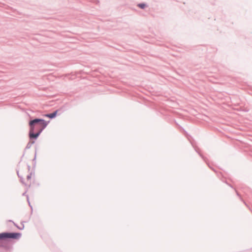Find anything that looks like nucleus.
<instances>
[{
  "mask_svg": "<svg viewBox=\"0 0 252 252\" xmlns=\"http://www.w3.org/2000/svg\"><path fill=\"white\" fill-rule=\"evenodd\" d=\"M19 232L4 231L0 233V248L11 252L13 250V244L22 236Z\"/></svg>",
  "mask_w": 252,
  "mask_h": 252,
  "instance_id": "nucleus-1",
  "label": "nucleus"
},
{
  "mask_svg": "<svg viewBox=\"0 0 252 252\" xmlns=\"http://www.w3.org/2000/svg\"><path fill=\"white\" fill-rule=\"evenodd\" d=\"M28 116L31 118L28 123L29 129H34L36 126V127L47 126L50 122V121H46L44 119L40 118L32 119L30 114H28Z\"/></svg>",
  "mask_w": 252,
  "mask_h": 252,
  "instance_id": "nucleus-2",
  "label": "nucleus"
},
{
  "mask_svg": "<svg viewBox=\"0 0 252 252\" xmlns=\"http://www.w3.org/2000/svg\"><path fill=\"white\" fill-rule=\"evenodd\" d=\"M47 126H42L39 127H36L37 131L35 132V130L36 128L32 129H29V131L28 133L29 137H31L32 139L33 140H37L41 132Z\"/></svg>",
  "mask_w": 252,
  "mask_h": 252,
  "instance_id": "nucleus-3",
  "label": "nucleus"
},
{
  "mask_svg": "<svg viewBox=\"0 0 252 252\" xmlns=\"http://www.w3.org/2000/svg\"><path fill=\"white\" fill-rule=\"evenodd\" d=\"M29 138L30 141H29L27 143L26 147L25 149V151L27 149H30L32 145L35 143V141H36V140L32 139V138L31 137H29Z\"/></svg>",
  "mask_w": 252,
  "mask_h": 252,
  "instance_id": "nucleus-4",
  "label": "nucleus"
},
{
  "mask_svg": "<svg viewBox=\"0 0 252 252\" xmlns=\"http://www.w3.org/2000/svg\"><path fill=\"white\" fill-rule=\"evenodd\" d=\"M9 222H12L14 225L15 226H16L18 229L19 230H23L24 229V222H26L25 221H23L21 222V224L22 225V227H21L20 226H19L17 223H15L13 220H8Z\"/></svg>",
  "mask_w": 252,
  "mask_h": 252,
  "instance_id": "nucleus-5",
  "label": "nucleus"
},
{
  "mask_svg": "<svg viewBox=\"0 0 252 252\" xmlns=\"http://www.w3.org/2000/svg\"><path fill=\"white\" fill-rule=\"evenodd\" d=\"M43 116L45 117L48 118L51 120L55 119L56 118L55 113H54L53 112L50 113L44 114Z\"/></svg>",
  "mask_w": 252,
  "mask_h": 252,
  "instance_id": "nucleus-6",
  "label": "nucleus"
},
{
  "mask_svg": "<svg viewBox=\"0 0 252 252\" xmlns=\"http://www.w3.org/2000/svg\"><path fill=\"white\" fill-rule=\"evenodd\" d=\"M64 111V109L63 107H61L58 109H57L53 111L54 113H55V116L56 117L58 115H61L63 112Z\"/></svg>",
  "mask_w": 252,
  "mask_h": 252,
  "instance_id": "nucleus-7",
  "label": "nucleus"
},
{
  "mask_svg": "<svg viewBox=\"0 0 252 252\" xmlns=\"http://www.w3.org/2000/svg\"><path fill=\"white\" fill-rule=\"evenodd\" d=\"M137 6L141 9H145L148 7V5L146 2H141L138 3Z\"/></svg>",
  "mask_w": 252,
  "mask_h": 252,
  "instance_id": "nucleus-8",
  "label": "nucleus"
},
{
  "mask_svg": "<svg viewBox=\"0 0 252 252\" xmlns=\"http://www.w3.org/2000/svg\"><path fill=\"white\" fill-rule=\"evenodd\" d=\"M36 154H37V148H35L34 158L32 160V163H33L32 164V168H35V166H36Z\"/></svg>",
  "mask_w": 252,
  "mask_h": 252,
  "instance_id": "nucleus-9",
  "label": "nucleus"
},
{
  "mask_svg": "<svg viewBox=\"0 0 252 252\" xmlns=\"http://www.w3.org/2000/svg\"><path fill=\"white\" fill-rule=\"evenodd\" d=\"M20 182L25 186H28V184L25 182L23 176H19Z\"/></svg>",
  "mask_w": 252,
  "mask_h": 252,
  "instance_id": "nucleus-10",
  "label": "nucleus"
},
{
  "mask_svg": "<svg viewBox=\"0 0 252 252\" xmlns=\"http://www.w3.org/2000/svg\"><path fill=\"white\" fill-rule=\"evenodd\" d=\"M26 198H27V202L28 203V204H29V206L31 208V212L32 213V210H33V208H32V207L31 205V203H30L29 195H26Z\"/></svg>",
  "mask_w": 252,
  "mask_h": 252,
  "instance_id": "nucleus-11",
  "label": "nucleus"
},
{
  "mask_svg": "<svg viewBox=\"0 0 252 252\" xmlns=\"http://www.w3.org/2000/svg\"><path fill=\"white\" fill-rule=\"evenodd\" d=\"M29 174H31V176L34 175L35 174V168H32L31 171L29 173Z\"/></svg>",
  "mask_w": 252,
  "mask_h": 252,
  "instance_id": "nucleus-12",
  "label": "nucleus"
},
{
  "mask_svg": "<svg viewBox=\"0 0 252 252\" xmlns=\"http://www.w3.org/2000/svg\"><path fill=\"white\" fill-rule=\"evenodd\" d=\"M176 125H177V126H179V127L181 129H182V130L184 131V132L186 134H187V133H187V132L185 130V129H184L183 127H182L180 125H179L177 122H176Z\"/></svg>",
  "mask_w": 252,
  "mask_h": 252,
  "instance_id": "nucleus-13",
  "label": "nucleus"
},
{
  "mask_svg": "<svg viewBox=\"0 0 252 252\" xmlns=\"http://www.w3.org/2000/svg\"><path fill=\"white\" fill-rule=\"evenodd\" d=\"M196 152L198 153V154L200 155V156L206 161V159H207V158L204 157L202 154H201L200 153H199L196 150H195Z\"/></svg>",
  "mask_w": 252,
  "mask_h": 252,
  "instance_id": "nucleus-14",
  "label": "nucleus"
},
{
  "mask_svg": "<svg viewBox=\"0 0 252 252\" xmlns=\"http://www.w3.org/2000/svg\"><path fill=\"white\" fill-rule=\"evenodd\" d=\"M235 190V192H236V195L239 197L240 200H242V198L241 197V196L240 195V194L239 193V192L235 189H234Z\"/></svg>",
  "mask_w": 252,
  "mask_h": 252,
  "instance_id": "nucleus-15",
  "label": "nucleus"
},
{
  "mask_svg": "<svg viewBox=\"0 0 252 252\" xmlns=\"http://www.w3.org/2000/svg\"><path fill=\"white\" fill-rule=\"evenodd\" d=\"M24 155H25V152L24 153V154H23V155H22V157H21L20 160V161L19 162V163H18V164H17V167H19V164H20V163H21V162L22 161V158H23L24 157Z\"/></svg>",
  "mask_w": 252,
  "mask_h": 252,
  "instance_id": "nucleus-16",
  "label": "nucleus"
},
{
  "mask_svg": "<svg viewBox=\"0 0 252 252\" xmlns=\"http://www.w3.org/2000/svg\"><path fill=\"white\" fill-rule=\"evenodd\" d=\"M16 173H17V175L18 177H19V176H21L19 174V167L17 166V168H16Z\"/></svg>",
  "mask_w": 252,
  "mask_h": 252,
  "instance_id": "nucleus-17",
  "label": "nucleus"
},
{
  "mask_svg": "<svg viewBox=\"0 0 252 252\" xmlns=\"http://www.w3.org/2000/svg\"><path fill=\"white\" fill-rule=\"evenodd\" d=\"M32 178V176H31V174H28L27 176V179L28 181L29 180H30Z\"/></svg>",
  "mask_w": 252,
  "mask_h": 252,
  "instance_id": "nucleus-18",
  "label": "nucleus"
},
{
  "mask_svg": "<svg viewBox=\"0 0 252 252\" xmlns=\"http://www.w3.org/2000/svg\"><path fill=\"white\" fill-rule=\"evenodd\" d=\"M27 191H28V188L26 189L25 191L22 194V196H26V195H28L27 194Z\"/></svg>",
  "mask_w": 252,
  "mask_h": 252,
  "instance_id": "nucleus-19",
  "label": "nucleus"
},
{
  "mask_svg": "<svg viewBox=\"0 0 252 252\" xmlns=\"http://www.w3.org/2000/svg\"><path fill=\"white\" fill-rule=\"evenodd\" d=\"M248 207H249V209H250V208L248 206L246 202L242 199V200H241Z\"/></svg>",
  "mask_w": 252,
  "mask_h": 252,
  "instance_id": "nucleus-20",
  "label": "nucleus"
},
{
  "mask_svg": "<svg viewBox=\"0 0 252 252\" xmlns=\"http://www.w3.org/2000/svg\"><path fill=\"white\" fill-rule=\"evenodd\" d=\"M27 168H28V170H29V171H30V169H31V166H30L29 164H27Z\"/></svg>",
  "mask_w": 252,
  "mask_h": 252,
  "instance_id": "nucleus-21",
  "label": "nucleus"
},
{
  "mask_svg": "<svg viewBox=\"0 0 252 252\" xmlns=\"http://www.w3.org/2000/svg\"><path fill=\"white\" fill-rule=\"evenodd\" d=\"M26 189L28 188V189L31 187V184H30V185H28V186H26Z\"/></svg>",
  "mask_w": 252,
  "mask_h": 252,
  "instance_id": "nucleus-22",
  "label": "nucleus"
},
{
  "mask_svg": "<svg viewBox=\"0 0 252 252\" xmlns=\"http://www.w3.org/2000/svg\"><path fill=\"white\" fill-rule=\"evenodd\" d=\"M227 185H228V186H229L230 188H232V189L233 188V186H232V185H231L230 184L228 183V184H227Z\"/></svg>",
  "mask_w": 252,
  "mask_h": 252,
  "instance_id": "nucleus-23",
  "label": "nucleus"
},
{
  "mask_svg": "<svg viewBox=\"0 0 252 252\" xmlns=\"http://www.w3.org/2000/svg\"><path fill=\"white\" fill-rule=\"evenodd\" d=\"M209 167H210L212 170H213V171H216L215 169L214 168L211 167L210 166H209Z\"/></svg>",
  "mask_w": 252,
  "mask_h": 252,
  "instance_id": "nucleus-24",
  "label": "nucleus"
},
{
  "mask_svg": "<svg viewBox=\"0 0 252 252\" xmlns=\"http://www.w3.org/2000/svg\"><path fill=\"white\" fill-rule=\"evenodd\" d=\"M99 2V0H96V3H98Z\"/></svg>",
  "mask_w": 252,
  "mask_h": 252,
  "instance_id": "nucleus-25",
  "label": "nucleus"
},
{
  "mask_svg": "<svg viewBox=\"0 0 252 252\" xmlns=\"http://www.w3.org/2000/svg\"><path fill=\"white\" fill-rule=\"evenodd\" d=\"M225 183L227 185L228 184L226 181L225 182Z\"/></svg>",
  "mask_w": 252,
  "mask_h": 252,
  "instance_id": "nucleus-26",
  "label": "nucleus"
}]
</instances>
